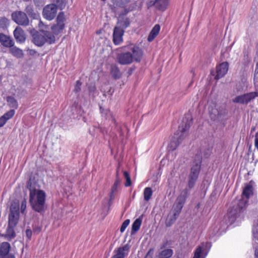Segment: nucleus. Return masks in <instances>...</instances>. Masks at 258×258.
<instances>
[{
  "label": "nucleus",
  "mask_w": 258,
  "mask_h": 258,
  "mask_svg": "<svg viewBox=\"0 0 258 258\" xmlns=\"http://www.w3.org/2000/svg\"><path fill=\"white\" fill-rule=\"evenodd\" d=\"M15 227V226H10V225H8L5 234V237L8 240H10L15 237L16 233L14 230Z\"/></svg>",
  "instance_id": "nucleus-22"
},
{
  "label": "nucleus",
  "mask_w": 258,
  "mask_h": 258,
  "mask_svg": "<svg viewBox=\"0 0 258 258\" xmlns=\"http://www.w3.org/2000/svg\"><path fill=\"white\" fill-rule=\"evenodd\" d=\"M130 25V23L128 20H125L124 22V26L125 28L127 27Z\"/></svg>",
  "instance_id": "nucleus-50"
},
{
  "label": "nucleus",
  "mask_w": 258,
  "mask_h": 258,
  "mask_svg": "<svg viewBox=\"0 0 258 258\" xmlns=\"http://www.w3.org/2000/svg\"><path fill=\"white\" fill-rule=\"evenodd\" d=\"M66 21L65 15L64 12H59L56 19V24L52 25L51 27L52 34L58 35L62 33L65 27L64 22Z\"/></svg>",
  "instance_id": "nucleus-8"
},
{
  "label": "nucleus",
  "mask_w": 258,
  "mask_h": 258,
  "mask_svg": "<svg viewBox=\"0 0 258 258\" xmlns=\"http://www.w3.org/2000/svg\"><path fill=\"white\" fill-rule=\"evenodd\" d=\"M250 148H251V146L249 148V149H248V152H247V155H249L251 152Z\"/></svg>",
  "instance_id": "nucleus-54"
},
{
  "label": "nucleus",
  "mask_w": 258,
  "mask_h": 258,
  "mask_svg": "<svg viewBox=\"0 0 258 258\" xmlns=\"http://www.w3.org/2000/svg\"><path fill=\"white\" fill-rule=\"evenodd\" d=\"M32 41L37 46L41 47L45 43H54L55 37L51 32L40 30V32L35 31L32 32Z\"/></svg>",
  "instance_id": "nucleus-6"
},
{
  "label": "nucleus",
  "mask_w": 258,
  "mask_h": 258,
  "mask_svg": "<svg viewBox=\"0 0 258 258\" xmlns=\"http://www.w3.org/2000/svg\"><path fill=\"white\" fill-rule=\"evenodd\" d=\"M154 0H150V1L147 4V7L149 9L150 7L154 6L156 8V5L154 4Z\"/></svg>",
  "instance_id": "nucleus-48"
},
{
  "label": "nucleus",
  "mask_w": 258,
  "mask_h": 258,
  "mask_svg": "<svg viewBox=\"0 0 258 258\" xmlns=\"http://www.w3.org/2000/svg\"><path fill=\"white\" fill-rule=\"evenodd\" d=\"M173 253V251L170 248L165 249L162 250L159 254L160 258H170Z\"/></svg>",
  "instance_id": "nucleus-26"
},
{
  "label": "nucleus",
  "mask_w": 258,
  "mask_h": 258,
  "mask_svg": "<svg viewBox=\"0 0 258 258\" xmlns=\"http://www.w3.org/2000/svg\"><path fill=\"white\" fill-rule=\"evenodd\" d=\"M245 204L246 201L243 200L233 203L232 206L230 207L225 216L227 223L232 225L235 222L237 218H239L243 212Z\"/></svg>",
  "instance_id": "nucleus-5"
},
{
  "label": "nucleus",
  "mask_w": 258,
  "mask_h": 258,
  "mask_svg": "<svg viewBox=\"0 0 258 258\" xmlns=\"http://www.w3.org/2000/svg\"><path fill=\"white\" fill-rule=\"evenodd\" d=\"M10 244L7 242H3L0 246V255L9 253Z\"/></svg>",
  "instance_id": "nucleus-25"
},
{
  "label": "nucleus",
  "mask_w": 258,
  "mask_h": 258,
  "mask_svg": "<svg viewBox=\"0 0 258 258\" xmlns=\"http://www.w3.org/2000/svg\"><path fill=\"white\" fill-rule=\"evenodd\" d=\"M125 51L120 52L117 55L118 63L122 65H127L133 62H139L143 56V50L139 46L130 44L122 47Z\"/></svg>",
  "instance_id": "nucleus-3"
},
{
  "label": "nucleus",
  "mask_w": 258,
  "mask_h": 258,
  "mask_svg": "<svg viewBox=\"0 0 258 258\" xmlns=\"http://www.w3.org/2000/svg\"><path fill=\"white\" fill-rule=\"evenodd\" d=\"M257 49H258V47H257Z\"/></svg>",
  "instance_id": "nucleus-60"
},
{
  "label": "nucleus",
  "mask_w": 258,
  "mask_h": 258,
  "mask_svg": "<svg viewBox=\"0 0 258 258\" xmlns=\"http://www.w3.org/2000/svg\"><path fill=\"white\" fill-rule=\"evenodd\" d=\"M153 4L156 5V10L164 12L167 9L169 0H154Z\"/></svg>",
  "instance_id": "nucleus-19"
},
{
  "label": "nucleus",
  "mask_w": 258,
  "mask_h": 258,
  "mask_svg": "<svg viewBox=\"0 0 258 258\" xmlns=\"http://www.w3.org/2000/svg\"><path fill=\"white\" fill-rule=\"evenodd\" d=\"M25 11L30 17H34L36 15V14L34 12L33 6L32 5H30L27 6L25 9Z\"/></svg>",
  "instance_id": "nucleus-33"
},
{
  "label": "nucleus",
  "mask_w": 258,
  "mask_h": 258,
  "mask_svg": "<svg viewBox=\"0 0 258 258\" xmlns=\"http://www.w3.org/2000/svg\"><path fill=\"white\" fill-rule=\"evenodd\" d=\"M0 43L1 44L7 48H10L14 46V40L9 36H7L2 33H0Z\"/></svg>",
  "instance_id": "nucleus-16"
},
{
  "label": "nucleus",
  "mask_w": 258,
  "mask_h": 258,
  "mask_svg": "<svg viewBox=\"0 0 258 258\" xmlns=\"http://www.w3.org/2000/svg\"><path fill=\"white\" fill-rule=\"evenodd\" d=\"M243 58L242 63L244 67L247 66L250 62V58L249 56V53L247 50H243Z\"/></svg>",
  "instance_id": "nucleus-30"
},
{
  "label": "nucleus",
  "mask_w": 258,
  "mask_h": 258,
  "mask_svg": "<svg viewBox=\"0 0 258 258\" xmlns=\"http://www.w3.org/2000/svg\"><path fill=\"white\" fill-rule=\"evenodd\" d=\"M193 123L191 115L186 114L183 117L182 122L179 125L178 130L172 137L167 149L169 151L175 150L186 136L188 131Z\"/></svg>",
  "instance_id": "nucleus-2"
},
{
  "label": "nucleus",
  "mask_w": 258,
  "mask_h": 258,
  "mask_svg": "<svg viewBox=\"0 0 258 258\" xmlns=\"http://www.w3.org/2000/svg\"><path fill=\"white\" fill-rule=\"evenodd\" d=\"M33 2L37 7H42L45 3V0H33Z\"/></svg>",
  "instance_id": "nucleus-40"
},
{
  "label": "nucleus",
  "mask_w": 258,
  "mask_h": 258,
  "mask_svg": "<svg viewBox=\"0 0 258 258\" xmlns=\"http://www.w3.org/2000/svg\"><path fill=\"white\" fill-rule=\"evenodd\" d=\"M124 30L118 27H115L113 33V42L115 45L120 44L123 41Z\"/></svg>",
  "instance_id": "nucleus-15"
},
{
  "label": "nucleus",
  "mask_w": 258,
  "mask_h": 258,
  "mask_svg": "<svg viewBox=\"0 0 258 258\" xmlns=\"http://www.w3.org/2000/svg\"><path fill=\"white\" fill-rule=\"evenodd\" d=\"M130 222V221L129 219L125 220L122 224L120 228V231L122 233L124 231L126 228L127 227V226L129 225Z\"/></svg>",
  "instance_id": "nucleus-38"
},
{
  "label": "nucleus",
  "mask_w": 258,
  "mask_h": 258,
  "mask_svg": "<svg viewBox=\"0 0 258 258\" xmlns=\"http://www.w3.org/2000/svg\"><path fill=\"white\" fill-rule=\"evenodd\" d=\"M142 223V220L141 218L137 219L133 223L132 226V232L131 234H135L137 231H138L140 228Z\"/></svg>",
  "instance_id": "nucleus-28"
},
{
  "label": "nucleus",
  "mask_w": 258,
  "mask_h": 258,
  "mask_svg": "<svg viewBox=\"0 0 258 258\" xmlns=\"http://www.w3.org/2000/svg\"><path fill=\"white\" fill-rule=\"evenodd\" d=\"M153 194L152 188L150 187H146V202L148 201L151 198Z\"/></svg>",
  "instance_id": "nucleus-39"
},
{
  "label": "nucleus",
  "mask_w": 258,
  "mask_h": 258,
  "mask_svg": "<svg viewBox=\"0 0 258 258\" xmlns=\"http://www.w3.org/2000/svg\"><path fill=\"white\" fill-rule=\"evenodd\" d=\"M46 194L40 189H30L29 203L33 210L43 214L46 210Z\"/></svg>",
  "instance_id": "nucleus-4"
},
{
  "label": "nucleus",
  "mask_w": 258,
  "mask_h": 258,
  "mask_svg": "<svg viewBox=\"0 0 258 258\" xmlns=\"http://www.w3.org/2000/svg\"><path fill=\"white\" fill-rule=\"evenodd\" d=\"M203 157L202 152L199 150L194 156L192 163L187 177V185L177 196L173 204L171 213L168 215L165 221L166 226H171L179 216L182 209L190 196V190L194 188L198 180L201 170Z\"/></svg>",
  "instance_id": "nucleus-1"
},
{
  "label": "nucleus",
  "mask_w": 258,
  "mask_h": 258,
  "mask_svg": "<svg viewBox=\"0 0 258 258\" xmlns=\"http://www.w3.org/2000/svg\"><path fill=\"white\" fill-rule=\"evenodd\" d=\"M9 25V21L6 17L1 18L0 19V27L5 29Z\"/></svg>",
  "instance_id": "nucleus-34"
},
{
  "label": "nucleus",
  "mask_w": 258,
  "mask_h": 258,
  "mask_svg": "<svg viewBox=\"0 0 258 258\" xmlns=\"http://www.w3.org/2000/svg\"><path fill=\"white\" fill-rule=\"evenodd\" d=\"M224 52H222V51L221 52V55H224Z\"/></svg>",
  "instance_id": "nucleus-57"
},
{
  "label": "nucleus",
  "mask_w": 258,
  "mask_h": 258,
  "mask_svg": "<svg viewBox=\"0 0 258 258\" xmlns=\"http://www.w3.org/2000/svg\"><path fill=\"white\" fill-rule=\"evenodd\" d=\"M111 74L115 79H118L121 77V73L119 69L116 65H112L111 67Z\"/></svg>",
  "instance_id": "nucleus-27"
},
{
  "label": "nucleus",
  "mask_w": 258,
  "mask_h": 258,
  "mask_svg": "<svg viewBox=\"0 0 258 258\" xmlns=\"http://www.w3.org/2000/svg\"><path fill=\"white\" fill-rule=\"evenodd\" d=\"M130 249V246L127 244L116 248L113 251V255L111 258H124L128 255Z\"/></svg>",
  "instance_id": "nucleus-13"
},
{
  "label": "nucleus",
  "mask_w": 258,
  "mask_h": 258,
  "mask_svg": "<svg viewBox=\"0 0 258 258\" xmlns=\"http://www.w3.org/2000/svg\"><path fill=\"white\" fill-rule=\"evenodd\" d=\"M54 2H55L61 9L64 6L65 0H54Z\"/></svg>",
  "instance_id": "nucleus-43"
},
{
  "label": "nucleus",
  "mask_w": 258,
  "mask_h": 258,
  "mask_svg": "<svg viewBox=\"0 0 258 258\" xmlns=\"http://www.w3.org/2000/svg\"><path fill=\"white\" fill-rule=\"evenodd\" d=\"M19 219V215L9 214L8 219V225L10 226H15L17 225Z\"/></svg>",
  "instance_id": "nucleus-23"
},
{
  "label": "nucleus",
  "mask_w": 258,
  "mask_h": 258,
  "mask_svg": "<svg viewBox=\"0 0 258 258\" xmlns=\"http://www.w3.org/2000/svg\"><path fill=\"white\" fill-rule=\"evenodd\" d=\"M172 244V242L171 240H166L164 241L160 246V249H164L167 246H170Z\"/></svg>",
  "instance_id": "nucleus-41"
},
{
  "label": "nucleus",
  "mask_w": 258,
  "mask_h": 258,
  "mask_svg": "<svg viewBox=\"0 0 258 258\" xmlns=\"http://www.w3.org/2000/svg\"><path fill=\"white\" fill-rule=\"evenodd\" d=\"M114 192H112V191L111 190V192L110 193V201L113 200L114 198Z\"/></svg>",
  "instance_id": "nucleus-51"
},
{
  "label": "nucleus",
  "mask_w": 258,
  "mask_h": 258,
  "mask_svg": "<svg viewBox=\"0 0 258 258\" xmlns=\"http://www.w3.org/2000/svg\"><path fill=\"white\" fill-rule=\"evenodd\" d=\"M25 233H26V235L27 237L29 239H30V238H31V236H32V231L30 229H27L26 230Z\"/></svg>",
  "instance_id": "nucleus-46"
},
{
  "label": "nucleus",
  "mask_w": 258,
  "mask_h": 258,
  "mask_svg": "<svg viewBox=\"0 0 258 258\" xmlns=\"http://www.w3.org/2000/svg\"><path fill=\"white\" fill-rule=\"evenodd\" d=\"M8 105L13 109H17L18 107V102L17 100L12 96H9L6 98Z\"/></svg>",
  "instance_id": "nucleus-21"
},
{
  "label": "nucleus",
  "mask_w": 258,
  "mask_h": 258,
  "mask_svg": "<svg viewBox=\"0 0 258 258\" xmlns=\"http://www.w3.org/2000/svg\"><path fill=\"white\" fill-rule=\"evenodd\" d=\"M120 183V180L118 177H117L111 188L112 192H115L117 191L118 186Z\"/></svg>",
  "instance_id": "nucleus-37"
},
{
  "label": "nucleus",
  "mask_w": 258,
  "mask_h": 258,
  "mask_svg": "<svg viewBox=\"0 0 258 258\" xmlns=\"http://www.w3.org/2000/svg\"><path fill=\"white\" fill-rule=\"evenodd\" d=\"M144 199L145 200V188L144 189L143 192Z\"/></svg>",
  "instance_id": "nucleus-55"
},
{
  "label": "nucleus",
  "mask_w": 258,
  "mask_h": 258,
  "mask_svg": "<svg viewBox=\"0 0 258 258\" xmlns=\"http://www.w3.org/2000/svg\"><path fill=\"white\" fill-rule=\"evenodd\" d=\"M10 48V51L13 56L17 58H21L23 56V52L22 49L14 46Z\"/></svg>",
  "instance_id": "nucleus-24"
},
{
  "label": "nucleus",
  "mask_w": 258,
  "mask_h": 258,
  "mask_svg": "<svg viewBox=\"0 0 258 258\" xmlns=\"http://www.w3.org/2000/svg\"><path fill=\"white\" fill-rule=\"evenodd\" d=\"M161 27L159 24H156L149 34L147 40L148 42H152L159 34Z\"/></svg>",
  "instance_id": "nucleus-20"
},
{
  "label": "nucleus",
  "mask_w": 258,
  "mask_h": 258,
  "mask_svg": "<svg viewBox=\"0 0 258 258\" xmlns=\"http://www.w3.org/2000/svg\"><path fill=\"white\" fill-rule=\"evenodd\" d=\"M26 206H27L26 200H24L21 202V211L22 213H23L25 212V211L26 209Z\"/></svg>",
  "instance_id": "nucleus-42"
},
{
  "label": "nucleus",
  "mask_w": 258,
  "mask_h": 258,
  "mask_svg": "<svg viewBox=\"0 0 258 258\" xmlns=\"http://www.w3.org/2000/svg\"><path fill=\"white\" fill-rule=\"evenodd\" d=\"M148 253H149V252H148V253H146V257H147V256H148Z\"/></svg>",
  "instance_id": "nucleus-58"
},
{
  "label": "nucleus",
  "mask_w": 258,
  "mask_h": 258,
  "mask_svg": "<svg viewBox=\"0 0 258 258\" xmlns=\"http://www.w3.org/2000/svg\"><path fill=\"white\" fill-rule=\"evenodd\" d=\"M123 175L126 180L124 183L125 186L126 187L130 186L131 185L132 182L129 173L127 171H124Z\"/></svg>",
  "instance_id": "nucleus-35"
},
{
  "label": "nucleus",
  "mask_w": 258,
  "mask_h": 258,
  "mask_svg": "<svg viewBox=\"0 0 258 258\" xmlns=\"http://www.w3.org/2000/svg\"><path fill=\"white\" fill-rule=\"evenodd\" d=\"M15 111L14 109H11L6 112L3 116H2L6 121H7L9 119L11 118L15 114Z\"/></svg>",
  "instance_id": "nucleus-32"
},
{
  "label": "nucleus",
  "mask_w": 258,
  "mask_h": 258,
  "mask_svg": "<svg viewBox=\"0 0 258 258\" xmlns=\"http://www.w3.org/2000/svg\"><path fill=\"white\" fill-rule=\"evenodd\" d=\"M255 130H256L255 126H252V127L251 128V130H250V137H253L254 136L252 135V134L255 131Z\"/></svg>",
  "instance_id": "nucleus-49"
},
{
  "label": "nucleus",
  "mask_w": 258,
  "mask_h": 258,
  "mask_svg": "<svg viewBox=\"0 0 258 258\" xmlns=\"http://www.w3.org/2000/svg\"><path fill=\"white\" fill-rule=\"evenodd\" d=\"M0 258H15L14 255L11 253H8L0 255Z\"/></svg>",
  "instance_id": "nucleus-45"
},
{
  "label": "nucleus",
  "mask_w": 258,
  "mask_h": 258,
  "mask_svg": "<svg viewBox=\"0 0 258 258\" xmlns=\"http://www.w3.org/2000/svg\"><path fill=\"white\" fill-rule=\"evenodd\" d=\"M81 85V83L80 81H77L76 82V84L75 87V91L76 92H79L80 90V86Z\"/></svg>",
  "instance_id": "nucleus-44"
},
{
  "label": "nucleus",
  "mask_w": 258,
  "mask_h": 258,
  "mask_svg": "<svg viewBox=\"0 0 258 258\" xmlns=\"http://www.w3.org/2000/svg\"><path fill=\"white\" fill-rule=\"evenodd\" d=\"M57 11V6L55 4H49L43 9V17L48 21L52 20L56 16Z\"/></svg>",
  "instance_id": "nucleus-12"
},
{
  "label": "nucleus",
  "mask_w": 258,
  "mask_h": 258,
  "mask_svg": "<svg viewBox=\"0 0 258 258\" xmlns=\"http://www.w3.org/2000/svg\"><path fill=\"white\" fill-rule=\"evenodd\" d=\"M258 74V69L255 68V71H254V79H255L256 75Z\"/></svg>",
  "instance_id": "nucleus-52"
},
{
  "label": "nucleus",
  "mask_w": 258,
  "mask_h": 258,
  "mask_svg": "<svg viewBox=\"0 0 258 258\" xmlns=\"http://www.w3.org/2000/svg\"><path fill=\"white\" fill-rule=\"evenodd\" d=\"M200 206H201V203H200V202H199V203L197 204V205L196 206V209H199V208H200Z\"/></svg>",
  "instance_id": "nucleus-53"
},
{
  "label": "nucleus",
  "mask_w": 258,
  "mask_h": 258,
  "mask_svg": "<svg viewBox=\"0 0 258 258\" xmlns=\"http://www.w3.org/2000/svg\"><path fill=\"white\" fill-rule=\"evenodd\" d=\"M229 68V63L227 61L223 62L216 67V75L215 77L216 80L223 77L227 73Z\"/></svg>",
  "instance_id": "nucleus-14"
},
{
  "label": "nucleus",
  "mask_w": 258,
  "mask_h": 258,
  "mask_svg": "<svg viewBox=\"0 0 258 258\" xmlns=\"http://www.w3.org/2000/svg\"><path fill=\"white\" fill-rule=\"evenodd\" d=\"M255 68H256L257 69H258V62L256 63Z\"/></svg>",
  "instance_id": "nucleus-56"
},
{
  "label": "nucleus",
  "mask_w": 258,
  "mask_h": 258,
  "mask_svg": "<svg viewBox=\"0 0 258 258\" xmlns=\"http://www.w3.org/2000/svg\"><path fill=\"white\" fill-rule=\"evenodd\" d=\"M211 246V242L202 243V246H198L195 250L193 258H205Z\"/></svg>",
  "instance_id": "nucleus-11"
},
{
  "label": "nucleus",
  "mask_w": 258,
  "mask_h": 258,
  "mask_svg": "<svg viewBox=\"0 0 258 258\" xmlns=\"http://www.w3.org/2000/svg\"><path fill=\"white\" fill-rule=\"evenodd\" d=\"M252 232L253 237L256 238L257 236L258 233V216L256 219L254 220Z\"/></svg>",
  "instance_id": "nucleus-31"
},
{
  "label": "nucleus",
  "mask_w": 258,
  "mask_h": 258,
  "mask_svg": "<svg viewBox=\"0 0 258 258\" xmlns=\"http://www.w3.org/2000/svg\"><path fill=\"white\" fill-rule=\"evenodd\" d=\"M19 205L17 203H13L10 207V214L19 215Z\"/></svg>",
  "instance_id": "nucleus-29"
},
{
  "label": "nucleus",
  "mask_w": 258,
  "mask_h": 258,
  "mask_svg": "<svg viewBox=\"0 0 258 258\" xmlns=\"http://www.w3.org/2000/svg\"><path fill=\"white\" fill-rule=\"evenodd\" d=\"M254 182L251 180L248 184H247L243 189L242 196L245 197L246 199H249L251 195L253 194V185Z\"/></svg>",
  "instance_id": "nucleus-17"
},
{
  "label": "nucleus",
  "mask_w": 258,
  "mask_h": 258,
  "mask_svg": "<svg viewBox=\"0 0 258 258\" xmlns=\"http://www.w3.org/2000/svg\"><path fill=\"white\" fill-rule=\"evenodd\" d=\"M212 152V148L208 147L207 149H205L203 152V157L205 159H208L209 158Z\"/></svg>",
  "instance_id": "nucleus-36"
},
{
  "label": "nucleus",
  "mask_w": 258,
  "mask_h": 258,
  "mask_svg": "<svg viewBox=\"0 0 258 258\" xmlns=\"http://www.w3.org/2000/svg\"><path fill=\"white\" fill-rule=\"evenodd\" d=\"M257 97L258 92H251L237 96L232 99V102L235 103L247 104L249 102Z\"/></svg>",
  "instance_id": "nucleus-9"
},
{
  "label": "nucleus",
  "mask_w": 258,
  "mask_h": 258,
  "mask_svg": "<svg viewBox=\"0 0 258 258\" xmlns=\"http://www.w3.org/2000/svg\"><path fill=\"white\" fill-rule=\"evenodd\" d=\"M14 36L17 41L24 42L26 40L25 35L23 29L20 27H17L14 31Z\"/></svg>",
  "instance_id": "nucleus-18"
},
{
  "label": "nucleus",
  "mask_w": 258,
  "mask_h": 258,
  "mask_svg": "<svg viewBox=\"0 0 258 258\" xmlns=\"http://www.w3.org/2000/svg\"><path fill=\"white\" fill-rule=\"evenodd\" d=\"M257 49H258V47H257Z\"/></svg>",
  "instance_id": "nucleus-59"
},
{
  "label": "nucleus",
  "mask_w": 258,
  "mask_h": 258,
  "mask_svg": "<svg viewBox=\"0 0 258 258\" xmlns=\"http://www.w3.org/2000/svg\"><path fill=\"white\" fill-rule=\"evenodd\" d=\"M12 20L18 25L27 26L29 24V19L27 14L21 11H16L12 13Z\"/></svg>",
  "instance_id": "nucleus-10"
},
{
  "label": "nucleus",
  "mask_w": 258,
  "mask_h": 258,
  "mask_svg": "<svg viewBox=\"0 0 258 258\" xmlns=\"http://www.w3.org/2000/svg\"><path fill=\"white\" fill-rule=\"evenodd\" d=\"M6 122L7 121H6V119L1 116L0 117V127L3 126Z\"/></svg>",
  "instance_id": "nucleus-47"
},
{
  "label": "nucleus",
  "mask_w": 258,
  "mask_h": 258,
  "mask_svg": "<svg viewBox=\"0 0 258 258\" xmlns=\"http://www.w3.org/2000/svg\"><path fill=\"white\" fill-rule=\"evenodd\" d=\"M228 114V109L225 104L215 105L210 111V117L214 121L219 120L227 116Z\"/></svg>",
  "instance_id": "nucleus-7"
}]
</instances>
